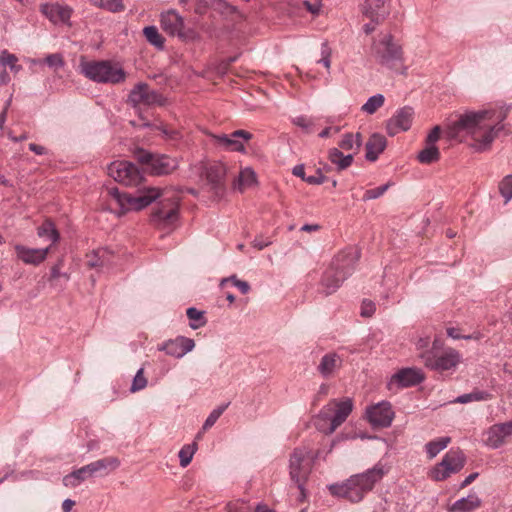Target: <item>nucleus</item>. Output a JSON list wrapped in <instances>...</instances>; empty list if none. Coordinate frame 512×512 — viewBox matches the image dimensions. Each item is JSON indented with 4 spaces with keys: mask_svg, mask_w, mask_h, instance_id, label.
<instances>
[{
    "mask_svg": "<svg viewBox=\"0 0 512 512\" xmlns=\"http://www.w3.org/2000/svg\"><path fill=\"white\" fill-rule=\"evenodd\" d=\"M109 205L118 215L131 211H139L159 199L151 215L155 227L165 231L176 228L179 220L180 195L174 189L149 187L138 190L135 194L121 193L117 188L108 189Z\"/></svg>",
    "mask_w": 512,
    "mask_h": 512,
    "instance_id": "nucleus-1",
    "label": "nucleus"
},
{
    "mask_svg": "<svg viewBox=\"0 0 512 512\" xmlns=\"http://www.w3.org/2000/svg\"><path fill=\"white\" fill-rule=\"evenodd\" d=\"M506 116L507 111L502 107L465 111L453 124L452 133L467 137L475 151L483 152L490 148L497 133L503 129L502 122Z\"/></svg>",
    "mask_w": 512,
    "mask_h": 512,
    "instance_id": "nucleus-2",
    "label": "nucleus"
},
{
    "mask_svg": "<svg viewBox=\"0 0 512 512\" xmlns=\"http://www.w3.org/2000/svg\"><path fill=\"white\" fill-rule=\"evenodd\" d=\"M389 470L390 467L386 463L379 461L372 468L354 474L342 483L329 485L328 490L333 496L343 498L351 503H358L374 489Z\"/></svg>",
    "mask_w": 512,
    "mask_h": 512,
    "instance_id": "nucleus-3",
    "label": "nucleus"
},
{
    "mask_svg": "<svg viewBox=\"0 0 512 512\" xmlns=\"http://www.w3.org/2000/svg\"><path fill=\"white\" fill-rule=\"evenodd\" d=\"M352 409L351 398L332 400L321 409L315 419V425L324 434H332L347 419Z\"/></svg>",
    "mask_w": 512,
    "mask_h": 512,
    "instance_id": "nucleus-4",
    "label": "nucleus"
},
{
    "mask_svg": "<svg viewBox=\"0 0 512 512\" xmlns=\"http://www.w3.org/2000/svg\"><path fill=\"white\" fill-rule=\"evenodd\" d=\"M81 73L97 83L118 84L126 79V72L118 64L108 60L83 61L80 63Z\"/></svg>",
    "mask_w": 512,
    "mask_h": 512,
    "instance_id": "nucleus-5",
    "label": "nucleus"
},
{
    "mask_svg": "<svg viewBox=\"0 0 512 512\" xmlns=\"http://www.w3.org/2000/svg\"><path fill=\"white\" fill-rule=\"evenodd\" d=\"M313 457L311 450L300 447L294 449L289 459L290 478L300 491V501L306 498L305 484L312 470Z\"/></svg>",
    "mask_w": 512,
    "mask_h": 512,
    "instance_id": "nucleus-6",
    "label": "nucleus"
},
{
    "mask_svg": "<svg viewBox=\"0 0 512 512\" xmlns=\"http://www.w3.org/2000/svg\"><path fill=\"white\" fill-rule=\"evenodd\" d=\"M371 56L381 65L394 68L402 62L403 52L401 46L389 33H381L374 40L371 47Z\"/></svg>",
    "mask_w": 512,
    "mask_h": 512,
    "instance_id": "nucleus-7",
    "label": "nucleus"
},
{
    "mask_svg": "<svg viewBox=\"0 0 512 512\" xmlns=\"http://www.w3.org/2000/svg\"><path fill=\"white\" fill-rule=\"evenodd\" d=\"M354 269V258L347 255L336 257L324 272L321 286L326 295L334 293Z\"/></svg>",
    "mask_w": 512,
    "mask_h": 512,
    "instance_id": "nucleus-8",
    "label": "nucleus"
},
{
    "mask_svg": "<svg viewBox=\"0 0 512 512\" xmlns=\"http://www.w3.org/2000/svg\"><path fill=\"white\" fill-rule=\"evenodd\" d=\"M438 340L435 339L431 350H426L420 354L426 367L443 372L455 370L462 361L461 354L454 348H446L440 355H437L436 348L438 347Z\"/></svg>",
    "mask_w": 512,
    "mask_h": 512,
    "instance_id": "nucleus-9",
    "label": "nucleus"
},
{
    "mask_svg": "<svg viewBox=\"0 0 512 512\" xmlns=\"http://www.w3.org/2000/svg\"><path fill=\"white\" fill-rule=\"evenodd\" d=\"M466 462L464 453L459 449H450L442 460L434 465L428 472L430 479L434 481H444L451 475L460 472Z\"/></svg>",
    "mask_w": 512,
    "mask_h": 512,
    "instance_id": "nucleus-10",
    "label": "nucleus"
},
{
    "mask_svg": "<svg viewBox=\"0 0 512 512\" xmlns=\"http://www.w3.org/2000/svg\"><path fill=\"white\" fill-rule=\"evenodd\" d=\"M108 174L115 181L126 186H136L143 179L139 169L133 163L124 160L112 162L108 166Z\"/></svg>",
    "mask_w": 512,
    "mask_h": 512,
    "instance_id": "nucleus-11",
    "label": "nucleus"
},
{
    "mask_svg": "<svg viewBox=\"0 0 512 512\" xmlns=\"http://www.w3.org/2000/svg\"><path fill=\"white\" fill-rule=\"evenodd\" d=\"M136 158L139 162L148 165L151 172L156 175L169 174L178 166L175 158L167 155H153L145 150H138Z\"/></svg>",
    "mask_w": 512,
    "mask_h": 512,
    "instance_id": "nucleus-12",
    "label": "nucleus"
},
{
    "mask_svg": "<svg viewBox=\"0 0 512 512\" xmlns=\"http://www.w3.org/2000/svg\"><path fill=\"white\" fill-rule=\"evenodd\" d=\"M424 380L422 371L418 368H402L394 373L387 381L386 387L396 393L403 388L416 386Z\"/></svg>",
    "mask_w": 512,
    "mask_h": 512,
    "instance_id": "nucleus-13",
    "label": "nucleus"
},
{
    "mask_svg": "<svg viewBox=\"0 0 512 512\" xmlns=\"http://www.w3.org/2000/svg\"><path fill=\"white\" fill-rule=\"evenodd\" d=\"M253 135L246 130H236L230 134L212 135L214 143L221 149L246 153V144L252 139Z\"/></svg>",
    "mask_w": 512,
    "mask_h": 512,
    "instance_id": "nucleus-14",
    "label": "nucleus"
},
{
    "mask_svg": "<svg viewBox=\"0 0 512 512\" xmlns=\"http://www.w3.org/2000/svg\"><path fill=\"white\" fill-rule=\"evenodd\" d=\"M40 12L54 25L72 26L70 21L73 8L59 2H47L40 5Z\"/></svg>",
    "mask_w": 512,
    "mask_h": 512,
    "instance_id": "nucleus-15",
    "label": "nucleus"
},
{
    "mask_svg": "<svg viewBox=\"0 0 512 512\" xmlns=\"http://www.w3.org/2000/svg\"><path fill=\"white\" fill-rule=\"evenodd\" d=\"M392 405L388 401H381L366 409V417L373 427H389L394 419Z\"/></svg>",
    "mask_w": 512,
    "mask_h": 512,
    "instance_id": "nucleus-16",
    "label": "nucleus"
},
{
    "mask_svg": "<svg viewBox=\"0 0 512 512\" xmlns=\"http://www.w3.org/2000/svg\"><path fill=\"white\" fill-rule=\"evenodd\" d=\"M128 101L134 106L162 105L163 97L155 90L149 88L146 83H138L131 90Z\"/></svg>",
    "mask_w": 512,
    "mask_h": 512,
    "instance_id": "nucleus-17",
    "label": "nucleus"
},
{
    "mask_svg": "<svg viewBox=\"0 0 512 512\" xmlns=\"http://www.w3.org/2000/svg\"><path fill=\"white\" fill-rule=\"evenodd\" d=\"M414 110L412 107L405 106L398 109L395 114L387 121L386 131L390 136L410 129L414 119Z\"/></svg>",
    "mask_w": 512,
    "mask_h": 512,
    "instance_id": "nucleus-18",
    "label": "nucleus"
},
{
    "mask_svg": "<svg viewBox=\"0 0 512 512\" xmlns=\"http://www.w3.org/2000/svg\"><path fill=\"white\" fill-rule=\"evenodd\" d=\"M160 25L162 30L170 36L184 38L185 22L183 17L174 9L167 10L160 14Z\"/></svg>",
    "mask_w": 512,
    "mask_h": 512,
    "instance_id": "nucleus-19",
    "label": "nucleus"
},
{
    "mask_svg": "<svg viewBox=\"0 0 512 512\" xmlns=\"http://www.w3.org/2000/svg\"><path fill=\"white\" fill-rule=\"evenodd\" d=\"M360 9L365 17L379 23L389 15L390 3L389 0H362Z\"/></svg>",
    "mask_w": 512,
    "mask_h": 512,
    "instance_id": "nucleus-20",
    "label": "nucleus"
},
{
    "mask_svg": "<svg viewBox=\"0 0 512 512\" xmlns=\"http://www.w3.org/2000/svg\"><path fill=\"white\" fill-rule=\"evenodd\" d=\"M195 347V342L191 338L178 336L175 339H170L163 343L159 350L165 351L169 356L175 358H182L187 353L191 352Z\"/></svg>",
    "mask_w": 512,
    "mask_h": 512,
    "instance_id": "nucleus-21",
    "label": "nucleus"
},
{
    "mask_svg": "<svg viewBox=\"0 0 512 512\" xmlns=\"http://www.w3.org/2000/svg\"><path fill=\"white\" fill-rule=\"evenodd\" d=\"M486 435V445L493 449L499 448L512 435V421L491 426Z\"/></svg>",
    "mask_w": 512,
    "mask_h": 512,
    "instance_id": "nucleus-22",
    "label": "nucleus"
},
{
    "mask_svg": "<svg viewBox=\"0 0 512 512\" xmlns=\"http://www.w3.org/2000/svg\"><path fill=\"white\" fill-rule=\"evenodd\" d=\"M17 258L25 264L39 265L47 258L50 247L47 248H29L21 244L14 246Z\"/></svg>",
    "mask_w": 512,
    "mask_h": 512,
    "instance_id": "nucleus-23",
    "label": "nucleus"
},
{
    "mask_svg": "<svg viewBox=\"0 0 512 512\" xmlns=\"http://www.w3.org/2000/svg\"><path fill=\"white\" fill-rule=\"evenodd\" d=\"M386 146L387 140L385 136L379 133L372 134L366 143V159L370 162L376 161Z\"/></svg>",
    "mask_w": 512,
    "mask_h": 512,
    "instance_id": "nucleus-24",
    "label": "nucleus"
},
{
    "mask_svg": "<svg viewBox=\"0 0 512 512\" xmlns=\"http://www.w3.org/2000/svg\"><path fill=\"white\" fill-rule=\"evenodd\" d=\"M481 499L477 493L472 492L467 497L455 501L449 508L450 512H473L481 506Z\"/></svg>",
    "mask_w": 512,
    "mask_h": 512,
    "instance_id": "nucleus-25",
    "label": "nucleus"
},
{
    "mask_svg": "<svg viewBox=\"0 0 512 512\" xmlns=\"http://www.w3.org/2000/svg\"><path fill=\"white\" fill-rule=\"evenodd\" d=\"M120 465V461L116 457H106L87 464L89 473L92 476L105 473L108 474L116 470Z\"/></svg>",
    "mask_w": 512,
    "mask_h": 512,
    "instance_id": "nucleus-26",
    "label": "nucleus"
},
{
    "mask_svg": "<svg viewBox=\"0 0 512 512\" xmlns=\"http://www.w3.org/2000/svg\"><path fill=\"white\" fill-rule=\"evenodd\" d=\"M342 363L341 358L335 353H329L322 357L318 370L324 377H330Z\"/></svg>",
    "mask_w": 512,
    "mask_h": 512,
    "instance_id": "nucleus-27",
    "label": "nucleus"
},
{
    "mask_svg": "<svg viewBox=\"0 0 512 512\" xmlns=\"http://www.w3.org/2000/svg\"><path fill=\"white\" fill-rule=\"evenodd\" d=\"M328 158L338 170L348 168L353 162V154L344 155L338 148H331L328 151Z\"/></svg>",
    "mask_w": 512,
    "mask_h": 512,
    "instance_id": "nucleus-28",
    "label": "nucleus"
},
{
    "mask_svg": "<svg viewBox=\"0 0 512 512\" xmlns=\"http://www.w3.org/2000/svg\"><path fill=\"white\" fill-rule=\"evenodd\" d=\"M92 477L91 473H89L88 466L85 465L70 474L66 475L63 478V484L66 487H77L87 478Z\"/></svg>",
    "mask_w": 512,
    "mask_h": 512,
    "instance_id": "nucleus-29",
    "label": "nucleus"
},
{
    "mask_svg": "<svg viewBox=\"0 0 512 512\" xmlns=\"http://www.w3.org/2000/svg\"><path fill=\"white\" fill-rule=\"evenodd\" d=\"M451 442L448 436L439 437L435 440L429 441L425 445V452L429 459L435 458L441 451H443Z\"/></svg>",
    "mask_w": 512,
    "mask_h": 512,
    "instance_id": "nucleus-30",
    "label": "nucleus"
},
{
    "mask_svg": "<svg viewBox=\"0 0 512 512\" xmlns=\"http://www.w3.org/2000/svg\"><path fill=\"white\" fill-rule=\"evenodd\" d=\"M440 159V151L436 145L425 143V147L417 154V160L421 164L429 165Z\"/></svg>",
    "mask_w": 512,
    "mask_h": 512,
    "instance_id": "nucleus-31",
    "label": "nucleus"
},
{
    "mask_svg": "<svg viewBox=\"0 0 512 512\" xmlns=\"http://www.w3.org/2000/svg\"><path fill=\"white\" fill-rule=\"evenodd\" d=\"M362 145V137L360 133H346L339 142V147L344 151L357 152Z\"/></svg>",
    "mask_w": 512,
    "mask_h": 512,
    "instance_id": "nucleus-32",
    "label": "nucleus"
},
{
    "mask_svg": "<svg viewBox=\"0 0 512 512\" xmlns=\"http://www.w3.org/2000/svg\"><path fill=\"white\" fill-rule=\"evenodd\" d=\"M256 184V173L253 169L246 167L242 169L239 173L238 179L236 181V187L243 191L247 188H251Z\"/></svg>",
    "mask_w": 512,
    "mask_h": 512,
    "instance_id": "nucleus-33",
    "label": "nucleus"
},
{
    "mask_svg": "<svg viewBox=\"0 0 512 512\" xmlns=\"http://www.w3.org/2000/svg\"><path fill=\"white\" fill-rule=\"evenodd\" d=\"M37 234L40 238L49 239L52 244H55L60 239V234L51 220H45L37 229Z\"/></svg>",
    "mask_w": 512,
    "mask_h": 512,
    "instance_id": "nucleus-34",
    "label": "nucleus"
},
{
    "mask_svg": "<svg viewBox=\"0 0 512 512\" xmlns=\"http://www.w3.org/2000/svg\"><path fill=\"white\" fill-rule=\"evenodd\" d=\"M489 399H491V394L488 393L487 391L473 390L470 393H466V394L458 396L453 402L460 403V404H466V403H470V402L487 401Z\"/></svg>",
    "mask_w": 512,
    "mask_h": 512,
    "instance_id": "nucleus-35",
    "label": "nucleus"
},
{
    "mask_svg": "<svg viewBox=\"0 0 512 512\" xmlns=\"http://www.w3.org/2000/svg\"><path fill=\"white\" fill-rule=\"evenodd\" d=\"M143 34L146 38V40L156 47L159 50H162L164 48L165 39L164 37L159 33L156 26H146L143 29Z\"/></svg>",
    "mask_w": 512,
    "mask_h": 512,
    "instance_id": "nucleus-36",
    "label": "nucleus"
},
{
    "mask_svg": "<svg viewBox=\"0 0 512 512\" xmlns=\"http://www.w3.org/2000/svg\"><path fill=\"white\" fill-rule=\"evenodd\" d=\"M384 102L385 97L382 94H375L362 105L361 111L367 115H372L384 105Z\"/></svg>",
    "mask_w": 512,
    "mask_h": 512,
    "instance_id": "nucleus-37",
    "label": "nucleus"
},
{
    "mask_svg": "<svg viewBox=\"0 0 512 512\" xmlns=\"http://www.w3.org/2000/svg\"><path fill=\"white\" fill-rule=\"evenodd\" d=\"M196 450H197V446L195 443L184 445L180 449L178 455H179L181 467L185 468L191 463Z\"/></svg>",
    "mask_w": 512,
    "mask_h": 512,
    "instance_id": "nucleus-38",
    "label": "nucleus"
},
{
    "mask_svg": "<svg viewBox=\"0 0 512 512\" xmlns=\"http://www.w3.org/2000/svg\"><path fill=\"white\" fill-rule=\"evenodd\" d=\"M186 313L188 319L190 320V327L192 329H198L205 325L206 320L202 311H199L194 307H190L187 309Z\"/></svg>",
    "mask_w": 512,
    "mask_h": 512,
    "instance_id": "nucleus-39",
    "label": "nucleus"
},
{
    "mask_svg": "<svg viewBox=\"0 0 512 512\" xmlns=\"http://www.w3.org/2000/svg\"><path fill=\"white\" fill-rule=\"evenodd\" d=\"M96 6L116 13L124 10V4L122 0H91Z\"/></svg>",
    "mask_w": 512,
    "mask_h": 512,
    "instance_id": "nucleus-40",
    "label": "nucleus"
},
{
    "mask_svg": "<svg viewBox=\"0 0 512 512\" xmlns=\"http://www.w3.org/2000/svg\"><path fill=\"white\" fill-rule=\"evenodd\" d=\"M446 333L448 337L459 340V339H465V340H480L482 335L480 332H474L472 334L464 335L461 333L460 328L457 327H448L446 329Z\"/></svg>",
    "mask_w": 512,
    "mask_h": 512,
    "instance_id": "nucleus-41",
    "label": "nucleus"
},
{
    "mask_svg": "<svg viewBox=\"0 0 512 512\" xmlns=\"http://www.w3.org/2000/svg\"><path fill=\"white\" fill-rule=\"evenodd\" d=\"M228 405L229 403L223 404L212 410V412L208 415L207 419L203 424V430H208L209 428H211L219 419V417L223 414V412L227 409Z\"/></svg>",
    "mask_w": 512,
    "mask_h": 512,
    "instance_id": "nucleus-42",
    "label": "nucleus"
},
{
    "mask_svg": "<svg viewBox=\"0 0 512 512\" xmlns=\"http://www.w3.org/2000/svg\"><path fill=\"white\" fill-rule=\"evenodd\" d=\"M105 253L106 252L103 249L93 251L90 255H87V265L91 268L103 266V257Z\"/></svg>",
    "mask_w": 512,
    "mask_h": 512,
    "instance_id": "nucleus-43",
    "label": "nucleus"
},
{
    "mask_svg": "<svg viewBox=\"0 0 512 512\" xmlns=\"http://www.w3.org/2000/svg\"><path fill=\"white\" fill-rule=\"evenodd\" d=\"M147 386V379L144 376V369L140 368L133 378L131 385V392H137L144 389Z\"/></svg>",
    "mask_w": 512,
    "mask_h": 512,
    "instance_id": "nucleus-44",
    "label": "nucleus"
},
{
    "mask_svg": "<svg viewBox=\"0 0 512 512\" xmlns=\"http://www.w3.org/2000/svg\"><path fill=\"white\" fill-rule=\"evenodd\" d=\"M501 195L509 201L512 199V175L506 176L499 184Z\"/></svg>",
    "mask_w": 512,
    "mask_h": 512,
    "instance_id": "nucleus-45",
    "label": "nucleus"
},
{
    "mask_svg": "<svg viewBox=\"0 0 512 512\" xmlns=\"http://www.w3.org/2000/svg\"><path fill=\"white\" fill-rule=\"evenodd\" d=\"M389 187H390V183H386L377 188L368 189L365 191V193L363 195V199L365 201L376 199V198L382 196L388 190Z\"/></svg>",
    "mask_w": 512,
    "mask_h": 512,
    "instance_id": "nucleus-46",
    "label": "nucleus"
},
{
    "mask_svg": "<svg viewBox=\"0 0 512 512\" xmlns=\"http://www.w3.org/2000/svg\"><path fill=\"white\" fill-rule=\"evenodd\" d=\"M321 63L327 70L331 68V49L329 45L324 42L321 45V58L318 61Z\"/></svg>",
    "mask_w": 512,
    "mask_h": 512,
    "instance_id": "nucleus-47",
    "label": "nucleus"
},
{
    "mask_svg": "<svg viewBox=\"0 0 512 512\" xmlns=\"http://www.w3.org/2000/svg\"><path fill=\"white\" fill-rule=\"evenodd\" d=\"M227 282H231L233 286L238 288L242 294H247L250 291V285L248 282L239 280L236 276H231L222 280V284Z\"/></svg>",
    "mask_w": 512,
    "mask_h": 512,
    "instance_id": "nucleus-48",
    "label": "nucleus"
},
{
    "mask_svg": "<svg viewBox=\"0 0 512 512\" xmlns=\"http://www.w3.org/2000/svg\"><path fill=\"white\" fill-rule=\"evenodd\" d=\"M211 3L213 5H216L217 8L222 12L226 14H237L238 9L236 6L229 4L225 0H211Z\"/></svg>",
    "mask_w": 512,
    "mask_h": 512,
    "instance_id": "nucleus-49",
    "label": "nucleus"
},
{
    "mask_svg": "<svg viewBox=\"0 0 512 512\" xmlns=\"http://www.w3.org/2000/svg\"><path fill=\"white\" fill-rule=\"evenodd\" d=\"M228 512H250V506L243 500L232 501L227 504Z\"/></svg>",
    "mask_w": 512,
    "mask_h": 512,
    "instance_id": "nucleus-50",
    "label": "nucleus"
},
{
    "mask_svg": "<svg viewBox=\"0 0 512 512\" xmlns=\"http://www.w3.org/2000/svg\"><path fill=\"white\" fill-rule=\"evenodd\" d=\"M45 62L51 68H60L64 65L63 57L58 53L48 55Z\"/></svg>",
    "mask_w": 512,
    "mask_h": 512,
    "instance_id": "nucleus-51",
    "label": "nucleus"
},
{
    "mask_svg": "<svg viewBox=\"0 0 512 512\" xmlns=\"http://www.w3.org/2000/svg\"><path fill=\"white\" fill-rule=\"evenodd\" d=\"M17 62V57L14 54L4 50L0 54V63L2 65H8L11 69H14V64Z\"/></svg>",
    "mask_w": 512,
    "mask_h": 512,
    "instance_id": "nucleus-52",
    "label": "nucleus"
},
{
    "mask_svg": "<svg viewBox=\"0 0 512 512\" xmlns=\"http://www.w3.org/2000/svg\"><path fill=\"white\" fill-rule=\"evenodd\" d=\"M376 307L371 300H364L361 304V316L371 317L375 313Z\"/></svg>",
    "mask_w": 512,
    "mask_h": 512,
    "instance_id": "nucleus-53",
    "label": "nucleus"
},
{
    "mask_svg": "<svg viewBox=\"0 0 512 512\" xmlns=\"http://www.w3.org/2000/svg\"><path fill=\"white\" fill-rule=\"evenodd\" d=\"M292 123L304 130H307V131L310 129V127L313 124L312 121L304 115L294 117L292 119Z\"/></svg>",
    "mask_w": 512,
    "mask_h": 512,
    "instance_id": "nucleus-54",
    "label": "nucleus"
},
{
    "mask_svg": "<svg viewBox=\"0 0 512 512\" xmlns=\"http://www.w3.org/2000/svg\"><path fill=\"white\" fill-rule=\"evenodd\" d=\"M440 138V127L435 126L430 133L427 135L425 143L429 145H436V142Z\"/></svg>",
    "mask_w": 512,
    "mask_h": 512,
    "instance_id": "nucleus-55",
    "label": "nucleus"
},
{
    "mask_svg": "<svg viewBox=\"0 0 512 512\" xmlns=\"http://www.w3.org/2000/svg\"><path fill=\"white\" fill-rule=\"evenodd\" d=\"M429 344H430V338L428 336L419 337L416 340L415 346H416V349L419 351V355L421 353H423L424 351L429 350L428 349Z\"/></svg>",
    "mask_w": 512,
    "mask_h": 512,
    "instance_id": "nucleus-56",
    "label": "nucleus"
},
{
    "mask_svg": "<svg viewBox=\"0 0 512 512\" xmlns=\"http://www.w3.org/2000/svg\"><path fill=\"white\" fill-rule=\"evenodd\" d=\"M304 180L309 184H322L324 182V176L320 173L314 176H308Z\"/></svg>",
    "mask_w": 512,
    "mask_h": 512,
    "instance_id": "nucleus-57",
    "label": "nucleus"
},
{
    "mask_svg": "<svg viewBox=\"0 0 512 512\" xmlns=\"http://www.w3.org/2000/svg\"><path fill=\"white\" fill-rule=\"evenodd\" d=\"M340 131L339 127H326L319 133V137L321 138H327L331 134H337Z\"/></svg>",
    "mask_w": 512,
    "mask_h": 512,
    "instance_id": "nucleus-58",
    "label": "nucleus"
},
{
    "mask_svg": "<svg viewBox=\"0 0 512 512\" xmlns=\"http://www.w3.org/2000/svg\"><path fill=\"white\" fill-rule=\"evenodd\" d=\"M29 149L37 155H45L47 153V149L44 146L35 143H30Z\"/></svg>",
    "mask_w": 512,
    "mask_h": 512,
    "instance_id": "nucleus-59",
    "label": "nucleus"
},
{
    "mask_svg": "<svg viewBox=\"0 0 512 512\" xmlns=\"http://www.w3.org/2000/svg\"><path fill=\"white\" fill-rule=\"evenodd\" d=\"M158 129L162 132V134L169 139H177L178 138V132L175 130H168L165 127L161 126L158 127Z\"/></svg>",
    "mask_w": 512,
    "mask_h": 512,
    "instance_id": "nucleus-60",
    "label": "nucleus"
},
{
    "mask_svg": "<svg viewBox=\"0 0 512 512\" xmlns=\"http://www.w3.org/2000/svg\"><path fill=\"white\" fill-rule=\"evenodd\" d=\"M477 477H478V473H471L470 475H468L464 479V481L461 483V488H464V487L468 486L469 484H471Z\"/></svg>",
    "mask_w": 512,
    "mask_h": 512,
    "instance_id": "nucleus-61",
    "label": "nucleus"
},
{
    "mask_svg": "<svg viewBox=\"0 0 512 512\" xmlns=\"http://www.w3.org/2000/svg\"><path fill=\"white\" fill-rule=\"evenodd\" d=\"M75 505V502L71 499H66L62 503V510L63 512H70L73 506Z\"/></svg>",
    "mask_w": 512,
    "mask_h": 512,
    "instance_id": "nucleus-62",
    "label": "nucleus"
},
{
    "mask_svg": "<svg viewBox=\"0 0 512 512\" xmlns=\"http://www.w3.org/2000/svg\"><path fill=\"white\" fill-rule=\"evenodd\" d=\"M293 174L295 176H298V177H301L303 180L305 177V173H304V166L303 165H297L293 168Z\"/></svg>",
    "mask_w": 512,
    "mask_h": 512,
    "instance_id": "nucleus-63",
    "label": "nucleus"
},
{
    "mask_svg": "<svg viewBox=\"0 0 512 512\" xmlns=\"http://www.w3.org/2000/svg\"><path fill=\"white\" fill-rule=\"evenodd\" d=\"M378 23H375V22H370V23H366L363 25V31L366 33V34H370L372 33L374 30H375V27Z\"/></svg>",
    "mask_w": 512,
    "mask_h": 512,
    "instance_id": "nucleus-64",
    "label": "nucleus"
}]
</instances>
